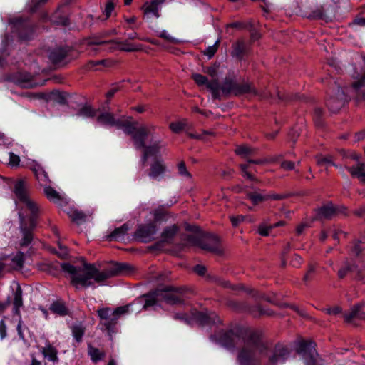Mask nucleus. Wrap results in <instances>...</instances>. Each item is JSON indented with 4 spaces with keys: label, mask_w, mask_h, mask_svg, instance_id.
Segmentation results:
<instances>
[{
    "label": "nucleus",
    "mask_w": 365,
    "mask_h": 365,
    "mask_svg": "<svg viewBox=\"0 0 365 365\" xmlns=\"http://www.w3.org/2000/svg\"><path fill=\"white\" fill-rule=\"evenodd\" d=\"M360 244L361 242L359 241H354L353 242V245L350 247L351 255L358 256L361 253L362 248Z\"/></svg>",
    "instance_id": "nucleus-47"
},
{
    "label": "nucleus",
    "mask_w": 365,
    "mask_h": 365,
    "mask_svg": "<svg viewBox=\"0 0 365 365\" xmlns=\"http://www.w3.org/2000/svg\"><path fill=\"white\" fill-rule=\"evenodd\" d=\"M101 323L108 331L113 329L118 322V317L113 314V309L109 307L99 309L97 311Z\"/></svg>",
    "instance_id": "nucleus-13"
},
{
    "label": "nucleus",
    "mask_w": 365,
    "mask_h": 365,
    "mask_svg": "<svg viewBox=\"0 0 365 365\" xmlns=\"http://www.w3.org/2000/svg\"><path fill=\"white\" fill-rule=\"evenodd\" d=\"M272 226H266L265 225H260L258 227V232L262 236H267L272 230Z\"/></svg>",
    "instance_id": "nucleus-51"
},
{
    "label": "nucleus",
    "mask_w": 365,
    "mask_h": 365,
    "mask_svg": "<svg viewBox=\"0 0 365 365\" xmlns=\"http://www.w3.org/2000/svg\"><path fill=\"white\" fill-rule=\"evenodd\" d=\"M354 214L359 217H363L365 220V206L356 210Z\"/></svg>",
    "instance_id": "nucleus-64"
},
{
    "label": "nucleus",
    "mask_w": 365,
    "mask_h": 365,
    "mask_svg": "<svg viewBox=\"0 0 365 365\" xmlns=\"http://www.w3.org/2000/svg\"><path fill=\"white\" fill-rule=\"evenodd\" d=\"M67 56V51L62 48H58L52 51L49 54V59L54 64L61 63Z\"/></svg>",
    "instance_id": "nucleus-30"
},
{
    "label": "nucleus",
    "mask_w": 365,
    "mask_h": 365,
    "mask_svg": "<svg viewBox=\"0 0 365 365\" xmlns=\"http://www.w3.org/2000/svg\"><path fill=\"white\" fill-rule=\"evenodd\" d=\"M128 230V226L126 224H124L122 226H120L118 228H115L110 235H108L107 236V238L109 241L123 240L124 239V237L126 235Z\"/></svg>",
    "instance_id": "nucleus-28"
},
{
    "label": "nucleus",
    "mask_w": 365,
    "mask_h": 365,
    "mask_svg": "<svg viewBox=\"0 0 365 365\" xmlns=\"http://www.w3.org/2000/svg\"><path fill=\"white\" fill-rule=\"evenodd\" d=\"M270 162H272V160L267 158L258 160H252L250 158L249 160H247V164H240L239 165V168L241 170V173L243 177L246 178L247 179L251 181L259 182V180L254 175L248 172V168L250 167L249 164L253 163L257 165H263Z\"/></svg>",
    "instance_id": "nucleus-17"
},
{
    "label": "nucleus",
    "mask_w": 365,
    "mask_h": 365,
    "mask_svg": "<svg viewBox=\"0 0 365 365\" xmlns=\"http://www.w3.org/2000/svg\"><path fill=\"white\" fill-rule=\"evenodd\" d=\"M13 305L14 313L19 315L20 314L19 309L23 306L22 289L20 286H18L14 292Z\"/></svg>",
    "instance_id": "nucleus-31"
},
{
    "label": "nucleus",
    "mask_w": 365,
    "mask_h": 365,
    "mask_svg": "<svg viewBox=\"0 0 365 365\" xmlns=\"http://www.w3.org/2000/svg\"><path fill=\"white\" fill-rule=\"evenodd\" d=\"M216 317H217L214 313H212L210 315H208L206 313L197 312L193 314L194 319H195L197 322L202 324L216 323Z\"/></svg>",
    "instance_id": "nucleus-29"
},
{
    "label": "nucleus",
    "mask_w": 365,
    "mask_h": 365,
    "mask_svg": "<svg viewBox=\"0 0 365 365\" xmlns=\"http://www.w3.org/2000/svg\"><path fill=\"white\" fill-rule=\"evenodd\" d=\"M205 73H207L210 76L215 78L217 75V68L215 67H208L207 68Z\"/></svg>",
    "instance_id": "nucleus-62"
},
{
    "label": "nucleus",
    "mask_w": 365,
    "mask_h": 365,
    "mask_svg": "<svg viewBox=\"0 0 365 365\" xmlns=\"http://www.w3.org/2000/svg\"><path fill=\"white\" fill-rule=\"evenodd\" d=\"M178 227L176 225H173L171 227H167L164 230L162 233V237L165 241H168L171 240L178 232Z\"/></svg>",
    "instance_id": "nucleus-40"
},
{
    "label": "nucleus",
    "mask_w": 365,
    "mask_h": 365,
    "mask_svg": "<svg viewBox=\"0 0 365 365\" xmlns=\"http://www.w3.org/2000/svg\"><path fill=\"white\" fill-rule=\"evenodd\" d=\"M114 8H115V4L112 1H109L106 4V7L104 9V14L106 16V19H108V17H110Z\"/></svg>",
    "instance_id": "nucleus-52"
},
{
    "label": "nucleus",
    "mask_w": 365,
    "mask_h": 365,
    "mask_svg": "<svg viewBox=\"0 0 365 365\" xmlns=\"http://www.w3.org/2000/svg\"><path fill=\"white\" fill-rule=\"evenodd\" d=\"M166 167L161 161L157 160L151 164L148 175L152 179L159 180L165 173Z\"/></svg>",
    "instance_id": "nucleus-24"
},
{
    "label": "nucleus",
    "mask_w": 365,
    "mask_h": 365,
    "mask_svg": "<svg viewBox=\"0 0 365 365\" xmlns=\"http://www.w3.org/2000/svg\"><path fill=\"white\" fill-rule=\"evenodd\" d=\"M14 192L19 202L30 197L26 180H19L14 183Z\"/></svg>",
    "instance_id": "nucleus-21"
},
{
    "label": "nucleus",
    "mask_w": 365,
    "mask_h": 365,
    "mask_svg": "<svg viewBox=\"0 0 365 365\" xmlns=\"http://www.w3.org/2000/svg\"><path fill=\"white\" fill-rule=\"evenodd\" d=\"M131 304H130L125 306L117 307L115 309H113V314L115 317L118 318L120 315L128 313Z\"/></svg>",
    "instance_id": "nucleus-46"
},
{
    "label": "nucleus",
    "mask_w": 365,
    "mask_h": 365,
    "mask_svg": "<svg viewBox=\"0 0 365 365\" xmlns=\"http://www.w3.org/2000/svg\"><path fill=\"white\" fill-rule=\"evenodd\" d=\"M222 91L225 96H239L245 93H250L257 96L258 93L255 87L250 83H237L232 78L226 77L220 86V92Z\"/></svg>",
    "instance_id": "nucleus-7"
},
{
    "label": "nucleus",
    "mask_w": 365,
    "mask_h": 365,
    "mask_svg": "<svg viewBox=\"0 0 365 365\" xmlns=\"http://www.w3.org/2000/svg\"><path fill=\"white\" fill-rule=\"evenodd\" d=\"M232 56L241 61L244 56L246 55L249 51L247 43L243 38L237 39L232 46Z\"/></svg>",
    "instance_id": "nucleus-19"
},
{
    "label": "nucleus",
    "mask_w": 365,
    "mask_h": 365,
    "mask_svg": "<svg viewBox=\"0 0 365 365\" xmlns=\"http://www.w3.org/2000/svg\"><path fill=\"white\" fill-rule=\"evenodd\" d=\"M43 187H44V189H43L44 194H45L46 197L50 201L56 202H59L60 200H61L62 198L58 192L55 190L51 186H48V185L43 186Z\"/></svg>",
    "instance_id": "nucleus-34"
},
{
    "label": "nucleus",
    "mask_w": 365,
    "mask_h": 365,
    "mask_svg": "<svg viewBox=\"0 0 365 365\" xmlns=\"http://www.w3.org/2000/svg\"><path fill=\"white\" fill-rule=\"evenodd\" d=\"M280 165L284 170H292L295 168L294 163L290 160L282 161Z\"/></svg>",
    "instance_id": "nucleus-53"
},
{
    "label": "nucleus",
    "mask_w": 365,
    "mask_h": 365,
    "mask_svg": "<svg viewBox=\"0 0 365 365\" xmlns=\"http://www.w3.org/2000/svg\"><path fill=\"white\" fill-rule=\"evenodd\" d=\"M347 170L352 177L357 178L361 182H365V165L358 163L356 166L346 167Z\"/></svg>",
    "instance_id": "nucleus-27"
},
{
    "label": "nucleus",
    "mask_w": 365,
    "mask_h": 365,
    "mask_svg": "<svg viewBox=\"0 0 365 365\" xmlns=\"http://www.w3.org/2000/svg\"><path fill=\"white\" fill-rule=\"evenodd\" d=\"M178 173L181 176L187 178H191V175L189 173V171L187 170V168L185 166V163L184 161H181L180 163H178Z\"/></svg>",
    "instance_id": "nucleus-45"
},
{
    "label": "nucleus",
    "mask_w": 365,
    "mask_h": 365,
    "mask_svg": "<svg viewBox=\"0 0 365 365\" xmlns=\"http://www.w3.org/2000/svg\"><path fill=\"white\" fill-rule=\"evenodd\" d=\"M143 297L145 298L143 309H147L162 302L168 304H176L183 301L181 289L170 287L164 289H157L145 294Z\"/></svg>",
    "instance_id": "nucleus-4"
},
{
    "label": "nucleus",
    "mask_w": 365,
    "mask_h": 365,
    "mask_svg": "<svg viewBox=\"0 0 365 365\" xmlns=\"http://www.w3.org/2000/svg\"><path fill=\"white\" fill-rule=\"evenodd\" d=\"M187 242L192 245L217 255H221L223 252L220 238L213 234L189 235Z\"/></svg>",
    "instance_id": "nucleus-6"
},
{
    "label": "nucleus",
    "mask_w": 365,
    "mask_h": 365,
    "mask_svg": "<svg viewBox=\"0 0 365 365\" xmlns=\"http://www.w3.org/2000/svg\"><path fill=\"white\" fill-rule=\"evenodd\" d=\"M226 336L228 338L231 339V342H230V345H232V346L237 344V341L240 340V338L237 335L234 334V333L232 331L227 333L226 334Z\"/></svg>",
    "instance_id": "nucleus-58"
},
{
    "label": "nucleus",
    "mask_w": 365,
    "mask_h": 365,
    "mask_svg": "<svg viewBox=\"0 0 365 365\" xmlns=\"http://www.w3.org/2000/svg\"><path fill=\"white\" fill-rule=\"evenodd\" d=\"M324 312L330 315H336L341 312V309L339 307H335L333 308H328L324 309Z\"/></svg>",
    "instance_id": "nucleus-57"
},
{
    "label": "nucleus",
    "mask_w": 365,
    "mask_h": 365,
    "mask_svg": "<svg viewBox=\"0 0 365 365\" xmlns=\"http://www.w3.org/2000/svg\"><path fill=\"white\" fill-rule=\"evenodd\" d=\"M159 37L164 38L168 41L173 42L174 41V38H173L166 31L163 30L162 31L160 34Z\"/></svg>",
    "instance_id": "nucleus-60"
},
{
    "label": "nucleus",
    "mask_w": 365,
    "mask_h": 365,
    "mask_svg": "<svg viewBox=\"0 0 365 365\" xmlns=\"http://www.w3.org/2000/svg\"><path fill=\"white\" fill-rule=\"evenodd\" d=\"M165 1V0H151V1L145 2L141 9L143 11L145 15L148 17L152 16L158 18L160 6Z\"/></svg>",
    "instance_id": "nucleus-18"
},
{
    "label": "nucleus",
    "mask_w": 365,
    "mask_h": 365,
    "mask_svg": "<svg viewBox=\"0 0 365 365\" xmlns=\"http://www.w3.org/2000/svg\"><path fill=\"white\" fill-rule=\"evenodd\" d=\"M88 354L93 362H97L105 356L103 351H101L98 349L91 345L88 346Z\"/></svg>",
    "instance_id": "nucleus-36"
},
{
    "label": "nucleus",
    "mask_w": 365,
    "mask_h": 365,
    "mask_svg": "<svg viewBox=\"0 0 365 365\" xmlns=\"http://www.w3.org/2000/svg\"><path fill=\"white\" fill-rule=\"evenodd\" d=\"M317 164L319 165H334L335 167H338L337 165L334 164L332 161V159L330 156H319L317 158Z\"/></svg>",
    "instance_id": "nucleus-43"
},
{
    "label": "nucleus",
    "mask_w": 365,
    "mask_h": 365,
    "mask_svg": "<svg viewBox=\"0 0 365 365\" xmlns=\"http://www.w3.org/2000/svg\"><path fill=\"white\" fill-rule=\"evenodd\" d=\"M20 163V158L18 155L13 153H9V163L11 166H17Z\"/></svg>",
    "instance_id": "nucleus-54"
},
{
    "label": "nucleus",
    "mask_w": 365,
    "mask_h": 365,
    "mask_svg": "<svg viewBox=\"0 0 365 365\" xmlns=\"http://www.w3.org/2000/svg\"><path fill=\"white\" fill-rule=\"evenodd\" d=\"M192 78L197 86H201L205 85L212 92L214 98H220V84L217 79L209 81L207 77L199 73H193Z\"/></svg>",
    "instance_id": "nucleus-12"
},
{
    "label": "nucleus",
    "mask_w": 365,
    "mask_h": 365,
    "mask_svg": "<svg viewBox=\"0 0 365 365\" xmlns=\"http://www.w3.org/2000/svg\"><path fill=\"white\" fill-rule=\"evenodd\" d=\"M41 353L45 358H47L50 361L58 362V350L50 343H48L41 349Z\"/></svg>",
    "instance_id": "nucleus-25"
},
{
    "label": "nucleus",
    "mask_w": 365,
    "mask_h": 365,
    "mask_svg": "<svg viewBox=\"0 0 365 365\" xmlns=\"http://www.w3.org/2000/svg\"><path fill=\"white\" fill-rule=\"evenodd\" d=\"M71 331L76 341L81 342L85 332V329L81 325H75L72 327Z\"/></svg>",
    "instance_id": "nucleus-41"
},
{
    "label": "nucleus",
    "mask_w": 365,
    "mask_h": 365,
    "mask_svg": "<svg viewBox=\"0 0 365 365\" xmlns=\"http://www.w3.org/2000/svg\"><path fill=\"white\" fill-rule=\"evenodd\" d=\"M266 349L259 335L250 334L238 352L237 361L240 365H259V354Z\"/></svg>",
    "instance_id": "nucleus-3"
},
{
    "label": "nucleus",
    "mask_w": 365,
    "mask_h": 365,
    "mask_svg": "<svg viewBox=\"0 0 365 365\" xmlns=\"http://www.w3.org/2000/svg\"><path fill=\"white\" fill-rule=\"evenodd\" d=\"M24 262V255L22 252H18L12 259L13 266L16 269L22 268Z\"/></svg>",
    "instance_id": "nucleus-42"
},
{
    "label": "nucleus",
    "mask_w": 365,
    "mask_h": 365,
    "mask_svg": "<svg viewBox=\"0 0 365 365\" xmlns=\"http://www.w3.org/2000/svg\"><path fill=\"white\" fill-rule=\"evenodd\" d=\"M218 48V41H217L214 45L209 46L206 50L203 52L205 56H207L209 58H211L217 52Z\"/></svg>",
    "instance_id": "nucleus-49"
},
{
    "label": "nucleus",
    "mask_w": 365,
    "mask_h": 365,
    "mask_svg": "<svg viewBox=\"0 0 365 365\" xmlns=\"http://www.w3.org/2000/svg\"><path fill=\"white\" fill-rule=\"evenodd\" d=\"M247 217L244 215L230 216V220L234 227L238 226L241 222H244Z\"/></svg>",
    "instance_id": "nucleus-50"
},
{
    "label": "nucleus",
    "mask_w": 365,
    "mask_h": 365,
    "mask_svg": "<svg viewBox=\"0 0 365 365\" xmlns=\"http://www.w3.org/2000/svg\"><path fill=\"white\" fill-rule=\"evenodd\" d=\"M297 351L301 355L305 365H315L317 354L314 343L302 341L299 344Z\"/></svg>",
    "instance_id": "nucleus-8"
},
{
    "label": "nucleus",
    "mask_w": 365,
    "mask_h": 365,
    "mask_svg": "<svg viewBox=\"0 0 365 365\" xmlns=\"http://www.w3.org/2000/svg\"><path fill=\"white\" fill-rule=\"evenodd\" d=\"M12 23L14 26L18 27L19 26V28H17V29L19 30V37L21 40L26 41L30 38V36L32 34V29L28 26L25 22H23L21 19H18L14 20Z\"/></svg>",
    "instance_id": "nucleus-23"
},
{
    "label": "nucleus",
    "mask_w": 365,
    "mask_h": 365,
    "mask_svg": "<svg viewBox=\"0 0 365 365\" xmlns=\"http://www.w3.org/2000/svg\"><path fill=\"white\" fill-rule=\"evenodd\" d=\"M83 267H75L69 263H62L61 269L63 272L71 275V284L78 288V286L88 287L93 284L92 279L96 283H101L114 276L127 274L132 271V267L127 263H115L107 268L99 270L93 264L86 263L84 259Z\"/></svg>",
    "instance_id": "nucleus-2"
},
{
    "label": "nucleus",
    "mask_w": 365,
    "mask_h": 365,
    "mask_svg": "<svg viewBox=\"0 0 365 365\" xmlns=\"http://www.w3.org/2000/svg\"><path fill=\"white\" fill-rule=\"evenodd\" d=\"M21 212L22 215L25 217L23 212H29L30 225L32 227L35 226V220L38 217L40 212V207L38 204L31 197L26 198L25 200L20 202Z\"/></svg>",
    "instance_id": "nucleus-11"
},
{
    "label": "nucleus",
    "mask_w": 365,
    "mask_h": 365,
    "mask_svg": "<svg viewBox=\"0 0 365 365\" xmlns=\"http://www.w3.org/2000/svg\"><path fill=\"white\" fill-rule=\"evenodd\" d=\"M235 153L247 161L251 156L255 155L256 150L247 145H237L235 150Z\"/></svg>",
    "instance_id": "nucleus-26"
},
{
    "label": "nucleus",
    "mask_w": 365,
    "mask_h": 365,
    "mask_svg": "<svg viewBox=\"0 0 365 365\" xmlns=\"http://www.w3.org/2000/svg\"><path fill=\"white\" fill-rule=\"evenodd\" d=\"M96 111L91 106L85 105L79 109L77 115L85 118H93L96 115Z\"/></svg>",
    "instance_id": "nucleus-37"
},
{
    "label": "nucleus",
    "mask_w": 365,
    "mask_h": 365,
    "mask_svg": "<svg viewBox=\"0 0 365 365\" xmlns=\"http://www.w3.org/2000/svg\"><path fill=\"white\" fill-rule=\"evenodd\" d=\"M29 168L34 173L36 180L40 185L46 186L51 182L49 176L45 169L36 162L33 161L29 165Z\"/></svg>",
    "instance_id": "nucleus-16"
},
{
    "label": "nucleus",
    "mask_w": 365,
    "mask_h": 365,
    "mask_svg": "<svg viewBox=\"0 0 365 365\" xmlns=\"http://www.w3.org/2000/svg\"><path fill=\"white\" fill-rule=\"evenodd\" d=\"M90 217H91V213L86 215L82 211L79 210H73L70 214V217L71 218L72 221L76 224H81L86 222Z\"/></svg>",
    "instance_id": "nucleus-35"
},
{
    "label": "nucleus",
    "mask_w": 365,
    "mask_h": 365,
    "mask_svg": "<svg viewBox=\"0 0 365 365\" xmlns=\"http://www.w3.org/2000/svg\"><path fill=\"white\" fill-rule=\"evenodd\" d=\"M6 334V327L4 321L0 322V335L1 339L4 338Z\"/></svg>",
    "instance_id": "nucleus-63"
},
{
    "label": "nucleus",
    "mask_w": 365,
    "mask_h": 365,
    "mask_svg": "<svg viewBox=\"0 0 365 365\" xmlns=\"http://www.w3.org/2000/svg\"><path fill=\"white\" fill-rule=\"evenodd\" d=\"M194 270L197 274L202 276L206 272V267L203 265L198 264L195 267Z\"/></svg>",
    "instance_id": "nucleus-59"
},
{
    "label": "nucleus",
    "mask_w": 365,
    "mask_h": 365,
    "mask_svg": "<svg viewBox=\"0 0 365 365\" xmlns=\"http://www.w3.org/2000/svg\"><path fill=\"white\" fill-rule=\"evenodd\" d=\"M337 213V208L331 203L323 205L317 210V216L319 219H331Z\"/></svg>",
    "instance_id": "nucleus-20"
},
{
    "label": "nucleus",
    "mask_w": 365,
    "mask_h": 365,
    "mask_svg": "<svg viewBox=\"0 0 365 365\" xmlns=\"http://www.w3.org/2000/svg\"><path fill=\"white\" fill-rule=\"evenodd\" d=\"M354 272V267H351L349 264H346L344 267L338 271V277L340 279L344 278L348 273Z\"/></svg>",
    "instance_id": "nucleus-44"
},
{
    "label": "nucleus",
    "mask_w": 365,
    "mask_h": 365,
    "mask_svg": "<svg viewBox=\"0 0 365 365\" xmlns=\"http://www.w3.org/2000/svg\"><path fill=\"white\" fill-rule=\"evenodd\" d=\"M156 231V227L153 224L140 225L136 230L135 236L140 241L148 242L154 239Z\"/></svg>",
    "instance_id": "nucleus-14"
},
{
    "label": "nucleus",
    "mask_w": 365,
    "mask_h": 365,
    "mask_svg": "<svg viewBox=\"0 0 365 365\" xmlns=\"http://www.w3.org/2000/svg\"><path fill=\"white\" fill-rule=\"evenodd\" d=\"M187 125V120L186 119H183L180 121L173 122L170 124V129L175 133H178L182 131Z\"/></svg>",
    "instance_id": "nucleus-39"
},
{
    "label": "nucleus",
    "mask_w": 365,
    "mask_h": 365,
    "mask_svg": "<svg viewBox=\"0 0 365 365\" xmlns=\"http://www.w3.org/2000/svg\"><path fill=\"white\" fill-rule=\"evenodd\" d=\"M360 309V305L354 306L349 313L344 314V321L346 322H350L353 319L356 317L365 319V313H359Z\"/></svg>",
    "instance_id": "nucleus-32"
},
{
    "label": "nucleus",
    "mask_w": 365,
    "mask_h": 365,
    "mask_svg": "<svg viewBox=\"0 0 365 365\" xmlns=\"http://www.w3.org/2000/svg\"><path fill=\"white\" fill-rule=\"evenodd\" d=\"M190 137L198 140H206L207 135H214V133L211 131L203 130L200 134L190 133Z\"/></svg>",
    "instance_id": "nucleus-48"
},
{
    "label": "nucleus",
    "mask_w": 365,
    "mask_h": 365,
    "mask_svg": "<svg viewBox=\"0 0 365 365\" xmlns=\"http://www.w3.org/2000/svg\"><path fill=\"white\" fill-rule=\"evenodd\" d=\"M336 96H331L327 100V106L332 113H337L345 103V96L343 91L338 87Z\"/></svg>",
    "instance_id": "nucleus-15"
},
{
    "label": "nucleus",
    "mask_w": 365,
    "mask_h": 365,
    "mask_svg": "<svg viewBox=\"0 0 365 365\" xmlns=\"http://www.w3.org/2000/svg\"><path fill=\"white\" fill-rule=\"evenodd\" d=\"M268 357V365H277L282 364L289 356L288 349L283 345H276L272 350L265 353Z\"/></svg>",
    "instance_id": "nucleus-10"
},
{
    "label": "nucleus",
    "mask_w": 365,
    "mask_h": 365,
    "mask_svg": "<svg viewBox=\"0 0 365 365\" xmlns=\"http://www.w3.org/2000/svg\"><path fill=\"white\" fill-rule=\"evenodd\" d=\"M88 45L91 47L93 51H97L95 46H104L105 49L113 52L117 50L133 52L139 51L143 50V45L139 43H134L126 39L123 41L119 40H101L99 38L93 37L91 38L88 43Z\"/></svg>",
    "instance_id": "nucleus-5"
},
{
    "label": "nucleus",
    "mask_w": 365,
    "mask_h": 365,
    "mask_svg": "<svg viewBox=\"0 0 365 365\" xmlns=\"http://www.w3.org/2000/svg\"><path fill=\"white\" fill-rule=\"evenodd\" d=\"M96 120L101 124L115 126L130 135L135 148L138 150H143L142 160L143 163L150 156L158 154L163 146L162 141L155 139L154 136L156 126L153 124L140 125L131 117L126 116H122L117 119L113 113L107 112L99 115Z\"/></svg>",
    "instance_id": "nucleus-1"
},
{
    "label": "nucleus",
    "mask_w": 365,
    "mask_h": 365,
    "mask_svg": "<svg viewBox=\"0 0 365 365\" xmlns=\"http://www.w3.org/2000/svg\"><path fill=\"white\" fill-rule=\"evenodd\" d=\"M19 217L21 220V229L22 232V239L21 240L20 245L21 247H26L28 246L31 241L33 240V232H32V228L34 227H31V228H27L24 225V217L22 215L21 213L19 214Z\"/></svg>",
    "instance_id": "nucleus-22"
},
{
    "label": "nucleus",
    "mask_w": 365,
    "mask_h": 365,
    "mask_svg": "<svg viewBox=\"0 0 365 365\" xmlns=\"http://www.w3.org/2000/svg\"><path fill=\"white\" fill-rule=\"evenodd\" d=\"M118 91H119L118 86H113L106 94L107 101H108Z\"/></svg>",
    "instance_id": "nucleus-56"
},
{
    "label": "nucleus",
    "mask_w": 365,
    "mask_h": 365,
    "mask_svg": "<svg viewBox=\"0 0 365 365\" xmlns=\"http://www.w3.org/2000/svg\"><path fill=\"white\" fill-rule=\"evenodd\" d=\"M52 312L57 314L60 316H66L68 314V309L64 303L60 301L53 302L50 307Z\"/></svg>",
    "instance_id": "nucleus-33"
},
{
    "label": "nucleus",
    "mask_w": 365,
    "mask_h": 365,
    "mask_svg": "<svg viewBox=\"0 0 365 365\" xmlns=\"http://www.w3.org/2000/svg\"><path fill=\"white\" fill-rule=\"evenodd\" d=\"M314 270H315V269H314V266H312V265L309 266L308 271L307 272L306 274L304 277V280L305 282L308 281L309 279H310L312 278V276L314 274Z\"/></svg>",
    "instance_id": "nucleus-61"
},
{
    "label": "nucleus",
    "mask_w": 365,
    "mask_h": 365,
    "mask_svg": "<svg viewBox=\"0 0 365 365\" xmlns=\"http://www.w3.org/2000/svg\"><path fill=\"white\" fill-rule=\"evenodd\" d=\"M254 24L252 20L247 21H236L227 25V27L236 28L238 29H249L253 28Z\"/></svg>",
    "instance_id": "nucleus-38"
},
{
    "label": "nucleus",
    "mask_w": 365,
    "mask_h": 365,
    "mask_svg": "<svg viewBox=\"0 0 365 365\" xmlns=\"http://www.w3.org/2000/svg\"><path fill=\"white\" fill-rule=\"evenodd\" d=\"M247 198L250 200L253 205H257L261 202L272 200H282L287 197L286 195L269 193L266 194L264 190H257L253 192H247L246 193Z\"/></svg>",
    "instance_id": "nucleus-9"
},
{
    "label": "nucleus",
    "mask_w": 365,
    "mask_h": 365,
    "mask_svg": "<svg viewBox=\"0 0 365 365\" xmlns=\"http://www.w3.org/2000/svg\"><path fill=\"white\" fill-rule=\"evenodd\" d=\"M302 259L298 255H294L291 260V264L294 267H298L302 264Z\"/></svg>",
    "instance_id": "nucleus-55"
}]
</instances>
